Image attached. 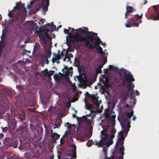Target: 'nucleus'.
Segmentation results:
<instances>
[{"instance_id": "nucleus-1", "label": "nucleus", "mask_w": 159, "mask_h": 159, "mask_svg": "<svg viewBox=\"0 0 159 159\" xmlns=\"http://www.w3.org/2000/svg\"><path fill=\"white\" fill-rule=\"evenodd\" d=\"M71 30V32L73 31V28L69 27V30L64 29V33L68 34L70 37L71 40L75 42L79 43L83 41L86 47L88 48H94L96 47L97 50H98L101 54L102 57L101 58V61L97 64L96 70L97 73H100L102 71L101 68L103 67V65L107 62V53H105V51H102V48L99 45V43L101 42L100 38L97 36V34L93 33L92 32H88L86 34L87 37L89 39H94L96 41L93 43L90 42L89 40L86 39L85 37L82 35H79V32L83 33H86L88 32L87 28L84 29L80 28L75 30V32L74 35L70 36L71 33L69 32Z\"/></svg>"}, {"instance_id": "nucleus-14", "label": "nucleus", "mask_w": 159, "mask_h": 159, "mask_svg": "<svg viewBox=\"0 0 159 159\" xmlns=\"http://www.w3.org/2000/svg\"><path fill=\"white\" fill-rule=\"evenodd\" d=\"M43 62H46V64H48L49 63V61L48 60V57L46 56H44L43 57Z\"/></svg>"}, {"instance_id": "nucleus-31", "label": "nucleus", "mask_w": 159, "mask_h": 159, "mask_svg": "<svg viewBox=\"0 0 159 159\" xmlns=\"http://www.w3.org/2000/svg\"><path fill=\"white\" fill-rule=\"evenodd\" d=\"M96 100L98 101V103L99 104H101V100H99L98 101V100Z\"/></svg>"}, {"instance_id": "nucleus-46", "label": "nucleus", "mask_w": 159, "mask_h": 159, "mask_svg": "<svg viewBox=\"0 0 159 159\" xmlns=\"http://www.w3.org/2000/svg\"><path fill=\"white\" fill-rule=\"evenodd\" d=\"M2 135H3V134H2Z\"/></svg>"}, {"instance_id": "nucleus-23", "label": "nucleus", "mask_w": 159, "mask_h": 159, "mask_svg": "<svg viewBox=\"0 0 159 159\" xmlns=\"http://www.w3.org/2000/svg\"><path fill=\"white\" fill-rule=\"evenodd\" d=\"M115 117H116V116L115 115H112V117H109V118L111 120H113L115 118Z\"/></svg>"}, {"instance_id": "nucleus-38", "label": "nucleus", "mask_w": 159, "mask_h": 159, "mask_svg": "<svg viewBox=\"0 0 159 159\" xmlns=\"http://www.w3.org/2000/svg\"><path fill=\"white\" fill-rule=\"evenodd\" d=\"M65 159H70V158L67 157Z\"/></svg>"}, {"instance_id": "nucleus-33", "label": "nucleus", "mask_w": 159, "mask_h": 159, "mask_svg": "<svg viewBox=\"0 0 159 159\" xmlns=\"http://www.w3.org/2000/svg\"><path fill=\"white\" fill-rule=\"evenodd\" d=\"M27 9H29L30 8V6H27Z\"/></svg>"}, {"instance_id": "nucleus-27", "label": "nucleus", "mask_w": 159, "mask_h": 159, "mask_svg": "<svg viewBox=\"0 0 159 159\" xmlns=\"http://www.w3.org/2000/svg\"><path fill=\"white\" fill-rule=\"evenodd\" d=\"M100 41H101V42L99 43H101V44L103 45H105V43H102V41H101V40H100Z\"/></svg>"}, {"instance_id": "nucleus-30", "label": "nucleus", "mask_w": 159, "mask_h": 159, "mask_svg": "<svg viewBox=\"0 0 159 159\" xmlns=\"http://www.w3.org/2000/svg\"><path fill=\"white\" fill-rule=\"evenodd\" d=\"M64 55V53H63V52H62L61 53V57H62V56H63Z\"/></svg>"}, {"instance_id": "nucleus-5", "label": "nucleus", "mask_w": 159, "mask_h": 159, "mask_svg": "<svg viewBox=\"0 0 159 159\" xmlns=\"http://www.w3.org/2000/svg\"><path fill=\"white\" fill-rule=\"evenodd\" d=\"M45 28L46 29L47 32L51 33L55 30L56 27L52 23H48L45 25Z\"/></svg>"}, {"instance_id": "nucleus-19", "label": "nucleus", "mask_w": 159, "mask_h": 159, "mask_svg": "<svg viewBox=\"0 0 159 159\" xmlns=\"http://www.w3.org/2000/svg\"><path fill=\"white\" fill-rule=\"evenodd\" d=\"M8 15L11 18H13L14 16V15L13 13H11L10 12H9V13L8 14Z\"/></svg>"}, {"instance_id": "nucleus-45", "label": "nucleus", "mask_w": 159, "mask_h": 159, "mask_svg": "<svg viewBox=\"0 0 159 159\" xmlns=\"http://www.w3.org/2000/svg\"><path fill=\"white\" fill-rule=\"evenodd\" d=\"M3 32H2V34H3Z\"/></svg>"}, {"instance_id": "nucleus-8", "label": "nucleus", "mask_w": 159, "mask_h": 159, "mask_svg": "<svg viewBox=\"0 0 159 159\" xmlns=\"http://www.w3.org/2000/svg\"><path fill=\"white\" fill-rule=\"evenodd\" d=\"M71 148H72V156H70L71 157V159H75L76 158V147L75 145L72 144V145Z\"/></svg>"}, {"instance_id": "nucleus-41", "label": "nucleus", "mask_w": 159, "mask_h": 159, "mask_svg": "<svg viewBox=\"0 0 159 159\" xmlns=\"http://www.w3.org/2000/svg\"><path fill=\"white\" fill-rule=\"evenodd\" d=\"M86 93L88 94V92H86Z\"/></svg>"}, {"instance_id": "nucleus-29", "label": "nucleus", "mask_w": 159, "mask_h": 159, "mask_svg": "<svg viewBox=\"0 0 159 159\" xmlns=\"http://www.w3.org/2000/svg\"><path fill=\"white\" fill-rule=\"evenodd\" d=\"M60 142L61 144H62L63 143V140L62 138L60 139Z\"/></svg>"}, {"instance_id": "nucleus-28", "label": "nucleus", "mask_w": 159, "mask_h": 159, "mask_svg": "<svg viewBox=\"0 0 159 159\" xmlns=\"http://www.w3.org/2000/svg\"><path fill=\"white\" fill-rule=\"evenodd\" d=\"M54 134V133H53V131L52 130H51V136H52V135Z\"/></svg>"}, {"instance_id": "nucleus-6", "label": "nucleus", "mask_w": 159, "mask_h": 159, "mask_svg": "<svg viewBox=\"0 0 159 159\" xmlns=\"http://www.w3.org/2000/svg\"><path fill=\"white\" fill-rule=\"evenodd\" d=\"M26 15V11L25 7L22 8V10L20 11L19 10V12L17 15V17L16 20L18 21L19 20L20 17H22L25 16Z\"/></svg>"}, {"instance_id": "nucleus-32", "label": "nucleus", "mask_w": 159, "mask_h": 159, "mask_svg": "<svg viewBox=\"0 0 159 159\" xmlns=\"http://www.w3.org/2000/svg\"><path fill=\"white\" fill-rule=\"evenodd\" d=\"M19 149L20 150H22L23 149H24V148H22L20 146H19Z\"/></svg>"}, {"instance_id": "nucleus-44", "label": "nucleus", "mask_w": 159, "mask_h": 159, "mask_svg": "<svg viewBox=\"0 0 159 159\" xmlns=\"http://www.w3.org/2000/svg\"><path fill=\"white\" fill-rule=\"evenodd\" d=\"M71 56V54L70 53V54H69Z\"/></svg>"}, {"instance_id": "nucleus-36", "label": "nucleus", "mask_w": 159, "mask_h": 159, "mask_svg": "<svg viewBox=\"0 0 159 159\" xmlns=\"http://www.w3.org/2000/svg\"><path fill=\"white\" fill-rule=\"evenodd\" d=\"M117 119H118V120H119V116H117Z\"/></svg>"}, {"instance_id": "nucleus-22", "label": "nucleus", "mask_w": 159, "mask_h": 159, "mask_svg": "<svg viewBox=\"0 0 159 159\" xmlns=\"http://www.w3.org/2000/svg\"><path fill=\"white\" fill-rule=\"evenodd\" d=\"M18 6L17 5H16L15 7H13V10L12 11H15L16 10L18 9Z\"/></svg>"}, {"instance_id": "nucleus-4", "label": "nucleus", "mask_w": 159, "mask_h": 159, "mask_svg": "<svg viewBox=\"0 0 159 159\" xmlns=\"http://www.w3.org/2000/svg\"><path fill=\"white\" fill-rule=\"evenodd\" d=\"M45 2V6L44 7H42V9L44 11H46L48 10V7L49 4V0H33L31 2L30 5L32 7L34 5H36V10L38 11L43 4Z\"/></svg>"}, {"instance_id": "nucleus-35", "label": "nucleus", "mask_w": 159, "mask_h": 159, "mask_svg": "<svg viewBox=\"0 0 159 159\" xmlns=\"http://www.w3.org/2000/svg\"><path fill=\"white\" fill-rule=\"evenodd\" d=\"M29 110L30 111H33L34 110V109H29Z\"/></svg>"}, {"instance_id": "nucleus-16", "label": "nucleus", "mask_w": 159, "mask_h": 159, "mask_svg": "<svg viewBox=\"0 0 159 159\" xmlns=\"http://www.w3.org/2000/svg\"><path fill=\"white\" fill-rule=\"evenodd\" d=\"M41 114L43 118L45 119L47 118L48 115H47V114L45 113L44 111H42L41 113Z\"/></svg>"}, {"instance_id": "nucleus-34", "label": "nucleus", "mask_w": 159, "mask_h": 159, "mask_svg": "<svg viewBox=\"0 0 159 159\" xmlns=\"http://www.w3.org/2000/svg\"><path fill=\"white\" fill-rule=\"evenodd\" d=\"M66 133L65 134H64V135H63L62 138H63L65 136H66Z\"/></svg>"}, {"instance_id": "nucleus-12", "label": "nucleus", "mask_w": 159, "mask_h": 159, "mask_svg": "<svg viewBox=\"0 0 159 159\" xmlns=\"http://www.w3.org/2000/svg\"><path fill=\"white\" fill-rule=\"evenodd\" d=\"M60 59L59 57L58 56L56 55H55L54 56V57H53L52 61L54 63L55 62H57L58 63H59V61H59Z\"/></svg>"}, {"instance_id": "nucleus-17", "label": "nucleus", "mask_w": 159, "mask_h": 159, "mask_svg": "<svg viewBox=\"0 0 159 159\" xmlns=\"http://www.w3.org/2000/svg\"><path fill=\"white\" fill-rule=\"evenodd\" d=\"M54 110V108L53 107H50L49 108L48 110V111L49 113L51 112V113L52 114V115H54V113H53V111Z\"/></svg>"}, {"instance_id": "nucleus-7", "label": "nucleus", "mask_w": 159, "mask_h": 159, "mask_svg": "<svg viewBox=\"0 0 159 159\" xmlns=\"http://www.w3.org/2000/svg\"><path fill=\"white\" fill-rule=\"evenodd\" d=\"M84 122L86 124L88 129L91 131L93 129V127L91 125V120L86 117L84 118Z\"/></svg>"}, {"instance_id": "nucleus-20", "label": "nucleus", "mask_w": 159, "mask_h": 159, "mask_svg": "<svg viewBox=\"0 0 159 159\" xmlns=\"http://www.w3.org/2000/svg\"><path fill=\"white\" fill-rule=\"evenodd\" d=\"M55 127H53V129H55L56 128H58V127H59L60 126V125L59 124V123H58V124L56 123V124H55Z\"/></svg>"}, {"instance_id": "nucleus-10", "label": "nucleus", "mask_w": 159, "mask_h": 159, "mask_svg": "<svg viewBox=\"0 0 159 159\" xmlns=\"http://www.w3.org/2000/svg\"><path fill=\"white\" fill-rule=\"evenodd\" d=\"M20 118L21 120H23L25 118L26 114L25 111H22L19 113Z\"/></svg>"}, {"instance_id": "nucleus-25", "label": "nucleus", "mask_w": 159, "mask_h": 159, "mask_svg": "<svg viewBox=\"0 0 159 159\" xmlns=\"http://www.w3.org/2000/svg\"><path fill=\"white\" fill-rule=\"evenodd\" d=\"M73 91L74 92L76 89V87L74 85H73Z\"/></svg>"}, {"instance_id": "nucleus-42", "label": "nucleus", "mask_w": 159, "mask_h": 159, "mask_svg": "<svg viewBox=\"0 0 159 159\" xmlns=\"http://www.w3.org/2000/svg\"><path fill=\"white\" fill-rule=\"evenodd\" d=\"M77 111H75V113H77Z\"/></svg>"}, {"instance_id": "nucleus-9", "label": "nucleus", "mask_w": 159, "mask_h": 159, "mask_svg": "<svg viewBox=\"0 0 159 159\" xmlns=\"http://www.w3.org/2000/svg\"><path fill=\"white\" fill-rule=\"evenodd\" d=\"M72 74V72L71 70H67L66 72H64V75H65V77L67 81H69V80H70V79L68 77V76L69 75L71 76Z\"/></svg>"}, {"instance_id": "nucleus-24", "label": "nucleus", "mask_w": 159, "mask_h": 159, "mask_svg": "<svg viewBox=\"0 0 159 159\" xmlns=\"http://www.w3.org/2000/svg\"><path fill=\"white\" fill-rule=\"evenodd\" d=\"M8 129L7 127H4V128H2V130L3 132H5L8 130Z\"/></svg>"}, {"instance_id": "nucleus-15", "label": "nucleus", "mask_w": 159, "mask_h": 159, "mask_svg": "<svg viewBox=\"0 0 159 159\" xmlns=\"http://www.w3.org/2000/svg\"><path fill=\"white\" fill-rule=\"evenodd\" d=\"M60 78V77L59 75H56L54 76V78L56 81H59Z\"/></svg>"}, {"instance_id": "nucleus-18", "label": "nucleus", "mask_w": 159, "mask_h": 159, "mask_svg": "<svg viewBox=\"0 0 159 159\" xmlns=\"http://www.w3.org/2000/svg\"><path fill=\"white\" fill-rule=\"evenodd\" d=\"M67 125L68 127V129H70L71 128V127L72 126H73L75 127V126L74 124H73L72 125H71L70 123H67L66 124Z\"/></svg>"}, {"instance_id": "nucleus-26", "label": "nucleus", "mask_w": 159, "mask_h": 159, "mask_svg": "<svg viewBox=\"0 0 159 159\" xmlns=\"http://www.w3.org/2000/svg\"><path fill=\"white\" fill-rule=\"evenodd\" d=\"M54 74V71H50L49 75H48V76H50L53 75Z\"/></svg>"}, {"instance_id": "nucleus-39", "label": "nucleus", "mask_w": 159, "mask_h": 159, "mask_svg": "<svg viewBox=\"0 0 159 159\" xmlns=\"http://www.w3.org/2000/svg\"><path fill=\"white\" fill-rule=\"evenodd\" d=\"M2 116L1 114V113L0 112V117H1Z\"/></svg>"}, {"instance_id": "nucleus-43", "label": "nucleus", "mask_w": 159, "mask_h": 159, "mask_svg": "<svg viewBox=\"0 0 159 159\" xmlns=\"http://www.w3.org/2000/svg\"><path fill=\"white\" fill-rule=\"evenodd\" d=\"M85 105H87V104H86V103L85 101Z\"/></svg>"}, {"instance_id": "nucleus-21", "label": "nucleus", "mask_w": 159, "mask_h": 159, "mask_svg": "<svg viewBox=\"0 0 159 159\" xmlns=\"http://www.w3.org/2000/svg\"><path fill=\"white\" fill-rule=\"evenodd\" d=\"M94 104L97 107H98L99 104L98 102V101L96 100V101L94 102Z\"/></svg>"}, {"instance_id": "nucleus-3", "label": "nucleus", "mask_w": 159, "mask_h": 159, "mask_svg": "<svg viewBox=\"0 0 159 159\" xmlns=\"http://www.w3.org/2000/svg\"><path fill=\"white\" fill-rule=\"evenodd\" d=\"M118 70V68L117 67L109 65L107 68L105 69L104 70V72L105 74L108 75L111 74V72H113L114 74L113 75V76L112 77L114 78V81L116 82H118L119 81V73Z\"/></svg>"}, {"instance_id": "nucleus-37", "label": "nucleus", "mask_w": 159, "mask_h": 159, "mask_svg": "<svg viewBox=\"0 0 159 159\" xmlns=\"http://www.w3.org/2000/svg\"><path fill=\"white\" fill-rule=\"evenodd\" d=\"M61 25H60L59 26V28H61Z\"/></svg>"}, {"instance_id": "nucleus-13", "label": "nucleus", "mask_w": 159, "mask_h": 159, "mask_svg": "<svg viewBox=\"0 0 159 159\" xmlns=\"http://www.w3.org/2000/svg\"><path fill=\"white\" fill-rule=\"evenodd\" d=\"M60 135L54 132V134L52 136L54 139H57L59 138Z\"/></svg>"}, {"instance_id": "nucleus-11", "label": "nucleus", "mask_w": 159, "mask_h": 159, "mask_svg": "<svg viewBox=\"0 0 159 159\" xmlns=\"http://www.w3.org/2000/svg\"><path fill=\"white\" fill-rule=\"evenodd\" d=\"M3 90L7 93L9 97H11L13 95V93L11 90L7 88H5Z\"/></svg>"}, {"instance_id": "nucleus-40", "label": "nucleus", "mask_w": 159, "mask_h": 159, "mask_svg": "<svg viewBox=\"0 0 159 159\" xmlns=\"http://www.w3.org/2000/svg\"><path fill=\"white\" fill-rule=\"evenodd\" d=\"M118 136H119V132H118Z\"/></svg>"}, {"instance_id": "nucleus-2", "label": "nucleus", "mask_w": 159, "mask_h": 159, "mask_svg": "<svg viewBox=\"0 0 159 159\" xmlns=\"http://www.w3.org/2000/svg\"><path fill=\"white\" fill-rule=\"evenodd\" d=\"M111 133L108 134V130L106 131H102L101 134V139L98 142L96 143V144L98 146L104 147H109L110 145L112 144L113 143L112 140L111 139L114 137V134L116 133V130L115 128L112 127L110 130Z\"/></svg>"}]
</instances>
